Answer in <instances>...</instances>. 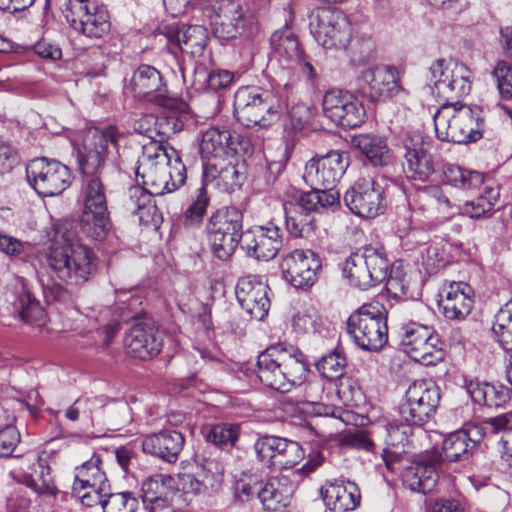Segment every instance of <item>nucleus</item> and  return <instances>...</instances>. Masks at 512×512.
Wrapping results in <instances>:
<instances>
[{
    "label": "nucleus",
    "mask_w": 512,
    "mask_h": 512,
    "mask_svg": "<svg viewBox=\"0 0 512 512\" xmlns=\"http://www.w3.org/2000/svg\"><path fill=\"white\" fill-rule=\"evenodd\" d=\"M69 222L54 223L47 232L50 246L47 263L56 276L72 285L88 281L96 269L94 253L85 245L73 243L74 232Z\"/></svg>",
    "instance_id": "nucleus-1"
},
{
    "label": "nucleus",
    "mask_w": 512,
    "mask_h": 512,
    "mask_svg": "<svg viewBox=\"0 0 512 512\" xmlns=\"http://www.w3.org/2000/svg\"><path fill=\"white\" fill-rule=\"evenodd\" d=\"M309 363L292 345L277 343L267 347L257 360V377L262 384H302L308 381Z\"/></svg>",
    "instance_id": "nucleus-2"
},
{
    "label": "nucleus",
    "mask_w": 512,
    "mask_h": 512,
    "mask_svg": "<svg viewBox=\"0 0 512 512\" xmlns=\"http://www.w3.org/2000/svg\"><path fill=\"white\" fill-rule=\"evenodd\" d=\"M481 114L478 107L459 102L442 104L433 117L437 138L457 144L478 140L483 124Z\"/></svg>",
    "instance_id": "nucleus-3"
},
{
    "label": "nucleus",
    "mask_w": 512,
    "mask_h": 512,
    "mask_svg": "<svg viewBox=\"0 0 512 512\" xmlns=\"http://www.w3.org/2000/svg\"><path fill=\"white\" fill-rule=\"evenodd\" d=\"M282 104L270 90L256 86L240 87L234 96V115L247 128H267L282 112Z\"/></svg>",
    "instance_id": "nucleus-4"
},
{
    "label": "nucleus",
    "mask_w": 512,
    "mask_h": 512,
    "mask_svg": "<svg viewBox=\"0 0 512 512\" xmlns=\"http://www.w3.org/2000/svg\"><path fill=\"white\" fill-rule=\"evenodd\" d=\"M80 197L83 210L80 218V233L95 241L106 238L111 221L107 207L106 193L99 176L83 177Z\"/></svg>",
    "instance_id": "nucleus-5"
},
{
    "label": "nucleus",
    "mask_w": 512,
    "mask_h": 512,
    "mask_svg": "<svg viewBox=\"0 0 512 512\" xmlns=\"http://www.w3.org/2000/svg\"><path fill=\"white\" fill-rule=\"evenodd\" d=\"M386 310L379 302L363 304L347 320V333L365 351H378L387 342Z\"/></svg>",
    "instance_id": "nucleus-6"
},
{
    "label": "nucleus",
    "mask_w": 512,
    "mask_h": 512,
    "mask_svg": "<svg viewBox=\"0 0 512 512\" xmlns=\"http://www.w3.org/2000/svg\"><path fill=\"white\" fill-rule=\"evenodd\" d=\"M389 261L383 247L364 246L351 253L343 267L350 285L366 290L382 283L388 276Z\"/></svg>",
    "instance_id": "nucleus-7"
},
{
    "label": "nucleus",
    "mask_w": 512,
    "mask_h": 512,
    "mask_svg": "<svg viewBox=\"0 0 512 512\" xmlns=\"http://www.w3.org/2000/svg\"><path fill=\"white\" fill-rule=\"evenodd\" d=\"M243 214L234 206L217 209L210 216L206 231L212 253L220 260H228L244 238Z\"/></svg>",
    "instance_id": "nucleus-8"
},
{
    "label": "nucleus",
    "mask_w": 512,
    "mask_h": 512,
    "mask_svg": "<svg viewBox=\"0 0 512 512\" xmlns=\"http://www.w3.org/2000/svg\"><path fill=\"white\" fill-rule=\"evenodd\" d=\"M427 79L432 94L450 103V100L469 94L472 72L455 60L437 59L430 65Z\"/></svg>",
    "instance_id": "nucleus-9"
},
{
    "label": "nucleus",
    "mask_w": 512,
    "mask_h": 512,
    "mask_svg": "<svg viewBox=\"0 0 512 512\" xmlns=\"http://www.w3.org/2000/svg\"><path fill=\"white\" fill-rule=\"evenodd\" d=\"M427 79L432 94L450 103V100L469 94L472 72L455 60L437 59L430 65Z\"/></svg>",
    "instance_id": "nucleus-10"
},
{
    "label": "nucleus",
    "mask_w": 512,
    "mask_h": 512,
    "mask_svg": "<svg viewBox=\"0 0 512 512\" xmlns=\"http://www.w3.org/2000/svg\"><path fill=\"white\" fill-rule=\"evenodd\" d=\"M400 345L411 359L425 366L437 365L445 358L440 336L432 327L416 322L401 327Z\"/></svg>",
    "instance_id": "nucleus-11"
},
{
    "label": "nucleus",
    "mask_w": 512,
    "mask_h": 512,
    "mask_svg": "<svg viewBox=\"0 0 512 512\" xmlns=\"http://www.w3.org/2000/svg\"><path fill=\"white\" fill-rule=\"evenodd\" d=\"M310 32L322 47L346 49L351 41L352 27L347 16L339 9L317 8L310 14Z\"/></svg>",
    "instance_id": "nucleus-12"
},
{
    "label": "nucleus",
    "mask_w": 512,
    "mask_h": 512,
    "mask_svg": "<svg viewBox=\"0 0 512 512\" xmlns=\"http://www.w3.org/2000/svg\"><path fill=\"white\" fill-rule=\"evenodd\" d=\"M26 174L29 184L42 197L61 194L72 181L70 169L66 165L45 157L31 160Z\"/></svg>",
    "instance_id": "nucleus-13"
},
{
    "label": "nucleus",
    "mask_w": 512,
    "mask_h": 512,
    "mask_svg": "<svg viewBox=\"0 0 512 512\" xmlns=\"http://www.w3.org/2000/svg\"><path fill=\"white\" fill-rule=\"evenodd\" d=\"M123 138V133L114 125L97 130L92 142L85 145L83 151L78 152V162L83 177L98 176L97 173L106 157L113 151L118 154L119 143Z\"/></svg>",
    "instance_id": "nucleus-14"
},
{
    "label": "nucleus",
    "mask_w": 512,
    "mask_h": 512,
    "mask_svg": "<svg viewBox=\"0 0 512 512\" xmlns=\"http://www.w3.org/2000/svg\"><path fill=\"white\" fill-rule=\"evenodd\" d=\"M323 115L344 128L360 126L366 118L363 104L353 94L340 89L328 90L322 100Z\"/></svg>",
    "instance_id": "nucleus-15"
},
{
    "label": "nucleus",
    "mask_w": 512,
    "mask_h": 512,
    "mask_svg": "<svg viewBox=\"0 0 512 512\" xmlns=\"http://www.w3.org/2000/svg\"><path fill=\"white\" fill-rule=\"evenodd\" d=\"M356 89L371 102L392 98L401 90L399 72L388 65L365 69L356 78Z\"/></svg>",
    "instance_id": "nucleus-16"
},
{
    "label": "nucleus",
    "mask_w": 512,
    "mask_h": 512,
    "mask_svg": "<svg viewBox=\"0 0 512 512\" xmlns=\"http://www.w3.org/2000/svg\"><path fill=\"white\" fill-rule=\"evenodd\" d=\"M125 90L138 100L161 107H170L172 104L161 72L151 65L138 66L133 71Z\"/></svg>",
    "instance_id": "nucleus-17"
},
{
    "label": "nucleus",
    "mask_w": 512,
    "mask_h": 512,
    "mask_svg": "<svg viewBox=\"0 0 512 512\" xmlns=\"http://www.w3.org/2000/svg\"><path fill=\"white\" fill-rule=\"evenodd\" d=\"M343 199L350 212L360 218L373 219L385 210L383 190L372 178L354 182Z\"/></svg>",
    "instance_id": "nucleus-18"
},
{
    "label": "nucleus",
    "mask_w": 512,
    "mask_h": 512,
    "mask_svg": "<svg viewBox=\"0 0 512 512\" xmlns=\"http://www.w3.org/2000/svg\"><path fill=\"white\" fill-rule=\"evenodd\" d=\"M270 43L274 56L284 68L297 70L309 80L317 78L314 66L302 51L297 37L290 29L275 31L271 35Z\"/></svg>",
    "instance_id": "nucleus-19"
},
{
    "label": "nucleus",
    "mask_w": 512,
    "mask_h": 512,
    "mask_svg": "<svg viewBox=\"0 0 512 512\" xmlns=\"http://www.w3.org/2000/svg\"><path fill=\"white\" fill-rule=\"evenodd\" d=\"M144 167L143 184L154 195L174 192L186 181V167L180 158L166 162L165 157L160 156V162L145 163Z\"/></svg>",
    "instance_id": "nucleus-20"
},
{
    "label": "nucleus",
    "mask_w": 512,
    "mask_h": 512,
    "mask_svg": "<svg viewBox=\"0 0 512 512\" xmlns=\"http://www.w3.org/2000/svg\"><path fill=\"white\" fill-rule=\"evenodd\" d=\"M280 268L283 278L290 285L307 289L316 282L321 261L312 250L295 249L283 257Z\"/></svg>",
    "instance_id": "nucleus-21"
},
{
    "label": "nucleus",
    "mask_w": 512,
    "mask_h": 512,
    "mask_svg": "<svg viewBox=\"0 0 512 512\" xmlns=\"http://www.w3.org/2000/svg\"><path fill=\"white\" fill-rule=\"evenodd\" d=\"M440 401L439 386H408L405 402L399 407L401 419L421 426L434 413Z\"/></svg>",
    "instance_id": "nucleus-22"
},
{
    "label": "nucleus",
    "mask_w": 512,
    "mask_h": 512,
    "mask_svg": "<svg viewBox=\"0 0 512 512\" xmlns=\"http://www.w3.org/2000/svg\"><path fill=\"white\" fill-rule=\"evenodd\" d=\"M281 228L273 222L257 225L244 233L243 248L249 256L258 260L274 259L283 247Z\"/></svg>",
    "instance_id": "nucleus-23"
},
{
    "label": "nucleus",
    "mask_w": 512,
    "mask_h": 512,
    "mask_svg": "<svg viewBox=\"0 0 512 512\" xmlns=\"http://www.w3.org/2000/svg\"><path fill=\"white\" fill-rule=\"evenodd\" d=\"M348 163L343 156L332 151L310 159L305 165L303 179L311 188H334L344 174Z\"/></svg>",
    "instance_id": "nucleus-24"
},
{
    "label": "nucleus",
    "mask_w": 512,
    "mask_h": 512,
    "mask_svg": "<svg viewBox=\"0 0 512 512\" xmlns=\"http://www.w3.org/2000/svg\"><path fill=\"white\" fill-rule=\"evenodd\" d=\"M248 22L243 6L235 0H220L211 20L212 33L222 42H229L242 35Z\"/></svg>",
    "instance_id": "nucleus-25"
},
{
    "label": "nucleus",
    "mask_w": 512,
    "mask_h": 512,
    "mask_svg": "<svg viewBox=\"0 0 512 512\" xmlns=\"http://www.w3.org/2000/svg\"><path fill=\"white\" fill-rule=\"evenodd\" d=\"M268 285L257 276H245L238 280L235 294L243 309L254 319L263 320L270 308Z\"/></svg>",
    "instance_id": "nucleus-26"
},
{
    "label": "nucleus",
    "mask_w": 512,
    "mask_h": 512,
    "mask_svg": "<svg viewBox=\"0 0 512 512\" xmlns=\"http://www.w3.org/2000/svg\"><path fill=\"white\" fill-rule=\"evenodd\" d=\"M124 347L127 355L148 360L159 354L162 339L150 322L138 321L125 334Z\"/></svg>",
    "instance_id": "nucleus-27"
},
{
    "label": "nucleus",
    "mask_w": 512,
    "mask_h": 512,
    "mask_svg": "<svg viewBox=\"0 0 512 512\" xmlns=\"http://www.w3.org/2000/svg\"><path fill=\"white\" fill-rule=\"evenodd\" d=\"M244 145H247V141H242L238 134L211 127L202 134L200 153L208 162H214L222 160L224 156L233 157L239 150H245Z\"/></svg>",
    "instance_id": "nucleus-28"
},
{
    "label": "nucleus",
    "mask_w": 512,
    "mask_h": 512,
    "mask_svg": "<svg viewBox=\"0 0 512 512\" xmlns=\"http://www.w3.org/2000/svg\"><path fill=\"white\" fill-rule=\"evenodd\" d=\"M320 494L326 508L332 512L353 511L361 502L360 490L351 481H326L320 489Z\"/></svg>",
    "instance_id": "nucleus-29"
},
{
    "label": "nucleus",
    "mask_w": 512,
    "mask_h": 512,
    "mask_svg": "<svg viewBox=\"0 0 512 512\" xmlns=\"http://www.w3.org/2000/svg\"><path fill=\"white\" fill-rule=\"evenodd\" d=\"M474 292L465 282H452L444 287L440 294L439 306L443 315L450 320H463L474 305Z\"/></svg>",
    "instance_id": "nucleus-30"
},
{
    "label": "nucleus",
    "mask_w": 512,
    "mask_h": 512,
    "mask_svg": "<svg viewBox=\"0 0 512 512\" xmlns=\"http://www.w3.org/2000/svg\"><path fill=\"white\" fill-rule=\"evenodd\" d=\"M167 41L191 57L201 56L209 40L208 31L201 25L165 26Z\"/></svg>",
    "instance_id": "nucleus-31"
},
{
    "label": "nucleus",
    "mask_w": 512,
    "mask_h": 512,
    "mask_svg": "<svg viewBox=\"0 0 512 512\" xmlns=\"http://www.w3.org/2000/svg\"><path fill=\"white\" fill-rule=\"evenodd\" d=\"M67 22L75 32L90 39H100L111 29L108 10L100 2L71 17Z\"/></svg>",
    "instance_id": "nucleus-32"
},
{
    "label": "nucleus",
    "mask_w": 512,
    "mask_h": 512,
    "mask_svg": "<svg viewBox=\"0 0 512 512\" xmlns=\"http://www.w3.org/2000/svg\"><path fill=\"white\" fill-rule=\"evenodd\" d=\"M184 437L174 430H163L146 436L142 450L167 462H175L184 446Z\"/></svg>",
    "instance_id": "nucleus-33"
},
{
    "label": "nucleus",
    "mask_w": 512,
    "mask_h": 512,
    "mask_svg": "<svg viewBox=\"0 0 512 512\" xmlns=\"http://www.w3.org/2000/svg\"><path fill=\"white\" fill-rule=\"evenodd\" d=\"M173 478L165 474H156L142 484V499L147 512H173L175 509L167 499L172 488Z\"/></svg>",
    "instance_id": "nucleus-34"
},
{
    "label": "nucleus",
    "mask_w": 512,
    "mask_h": 512,
    "mask_svg": "<svg viewBox=\"0 0 512 512\" xmlns=\"http://www.w3.org/2000/svg\"><path fill=\"white\" fill-rule=\"evenodd\" d=\"M483 437L480 426L450 433L442 443L443 459L454 462L467 459L470 452Z\"/></svg>",
    "instance_id": "nucleus-35"
},
{
    "label": "nucleus",
    "mask_w": 512,
    "mask_h": 512,
    "mask_svg": "<svg viewBox=\"0 0 512 512\" xmlns=\"http://www.w3.org/2000/svg\"><path fill=\"white\" fill-rule=\"evenodd\" d=\"M244 174L237 164L219 160L207 162L204 169V184H212L224 192H233L239 189L244 180Z\"/></svg>",
    "instance_id": "nucleus-36"
},
{
    "label": "nucleus",
    "mask_w": 512,
    "mask_h": 512,
    "mask_svg": "<svg viewBox=\"0 0 512 512\" xmlns=\"http://www.w3.org/2000/svg\"><path fill=\"white\" fill-rule=\"evenodd\" d=\"M438 459L419 461L408 467L403 474L404 484L412 491L427 494L436 486Z\"/></svg>",
    "instance_id": "nucleus-37"
},
{
    "label": "nucleus",
    "mask_w": 512,
    "mask_h": 512,
    "mask_svg": "<svg viewBox=\"0 0 512 512\" xmlns=\"http://www.w3.org/2000/svg\"><path fill=\"white\" fill-rule=\"evenodd\" d=\"M352 145L357 148L374 166H385L390 161V151L385 141L370 134H360L352 137Z\"/></svg>",
    "instance_id": "nucleus-38"
},
{
    "label": "nucleus",
    "mask_w": 512,
    "mask_h": 512,
    "mask_svg": "<svg viewBox=\"0 0 512 512\" xmlns=\"http://www.w3.org/2000/svg\"><path fill=\"white\" fill-rule=\"evenodd\" d=\"M441 181L445 185L464 190H473L479 188L484 177L477 171L467 170L459 165L445 163L441 168Z\"/></svg>",
    "instance_id": "nucleus-39"
},
{
    "label": "nucleus",
    "mask_w": 512,
    "mask_h": 512,
    "mask_svg": "<svg viewBox=\"0 0 512 512\" xmlns=\"http://www.w3.org/2000/svg\"><path fill=\"white\" fill-rule=\"evenodd\" d=\"M79 484L100 485L101 487L110 485L102 466V459L99 455L93 454L89 460L75 468L73 485L78 486Z\"/></svg>",
    "instance_id": "nucleus-40"
},
{
    "label": "nucleus",
    "mask_w": 512,
    "mask_h": 512,
    "mask_svg": "<svg viewBox=\"0 0 512 512\" xmlns=\"http://www.w3.org/2000/svg\"><path fill=\"white\" fill-rule=\"evenodd\" d=\"M283 211L286 230L293 237H303L305 233L314 230V217L294 206L293 202L283 203Z\"/></svg>",
    "instance_id": "nucleus-41"
},
{
    "label": "nucleus",
    "mask_w": 512,
    "mask_h": 512,
    "mask_svg": "<svg viewBox=\"0 0 512 512\" xmlns=\"http://www.w3.org/2000/svg\"><path fill=\"white\" fill-rule=\"evenodd\" d=\"M406 176L415 181L426 182L435 172L433 156L430 152L403 157Z\"/></svg>",
    "instance_id": "nucleus-42"
},
{
    "label": "nucleus",
    "mask_w": 512,
    "mask_h": 512,
    "mask_svg": "<svg viewBox=\"0 0 512 512\" xmlns=\"http://www.w3.org/2000/svg\"><path fill=\"white\" fill-rule=\"evenodd\" d=\"M13 305L19 317L26 323L41 325L45 320L46 313L40 302L26 290L18 294Z\"/></svg>",
    "instance_id": "nucleus-43"
},
{
    "label": "nucleus",
    "mask_w": 512,
    "mask_h": 512,
    "mask_svg": "<svg viewBox=\"0 0 512 512\" xmlns=\"http://www.w3.org/2000/svg\"><path fill=\"white\" fill-rule=\"evenodd\" d=\"M286 440L277 436H264L257 439L254 449L259 461L268 468L276 469Z\"/></svg>",
    "instance_id": "nucleus-44"
},
{
    "label": "nucleus",
    "mask_w": 512,
    "mask_h": 512,
    "mask_svg": "<svg viewBox=\"0 0 512 512\" xmlns=\"http://www.w3.org/2000/svg\"><path fill=\"white\" fill-rule=\"evenodd\" d=\"M492 332L505 350H512V300L496 314Z\"/></svg>",
    "instance_id": "nucleus-45"
},
{
    "label": "nucleus",
    "mask_w": 512,
    "mask_h": 512,
    "mask_svg": "<svg viewBox=\"0 0 512 512\" xmlns=\"http://www.w3.org/2000/svg\"><path fill=\"white\" fill-rule=\"evenodd\" d=\"M210 204V196L207 193L205 184L196 189L195 194L191 198V203L184 213V226H198L207 212Z\"/></svg>",
    "instance_id": "nucleus-46"
},
{
    "label": "nucleus",
    "mask_w": 512,
    "mask_h": 512,
    "mask_svg": "<svg viewBox=\"0 0 512 512\" xmlns=\"http://www.w3.org/2000/svg\"><path fill=\"white\" fill-rule=\"evenodd\" d=\"M400 145L403 149V157L429 152V137L417 128H406L401 137Z\"/></svg>",
    "instance_id": "nucleus-47"
},
{
    "label": "nucleus",
    "mask_w": 512,
    "mask_h": 512,
    "mask_svg": "<svg viewBox=\"0 0 512 512\" xmlns=\"http://www.w3.org/2000/svg\"><path fill=\"white\" fill-rule=\"evenodd\" d=\"M28 486L38 495L54 497L57 489L50 476V468L43 462L38 461L34 466V472L27 480Z\"/></svg>",
    "instance_id": "nucleus-48"
},
{
    "label": "nucleus",
    "mask_w": 512,
    "mask_h": 512,
    "mask_svg": "<svg viewBox=\"0 0 512 512\" xmlns=\"http://www.w3.org/2000/svg\"><path fill=\"white\" fill-rule=\"evenodd\" d=\"M12 416L0 406V457L10 455L20 440Z\"/></svg>",
    "instance_id": "nucleus-49"
},
{
    "label": "nucleus",
    "mask_w": 512,
    "mask_h": 512,
    "mask_svg": "<svg viewBox=\"0 0 512 512\" xmlns=\"http://www.w3.org/2000/svg\"><path fill=\"white\" fill-rule=\"evenodd\" d=\"M73 495L80 500L82 505L87 507H94L100 505L103 508V503L111 493L110 485L101 487L100 485H82L79 484L72 486Z\"/></svg>",
    "instance_id": "nucleus-50"
},
{
    "label": "nucleus",
    "mask_w": 512,
    "mask_h": 512,
    "mask_svg": "<svg viewBox=\"0 0 512 512\" xmlns=\"http://www.w3.org/2000/svg\"><path fill=\"white\" fill-rule=\"evenodd\" d=\"M287 489L279 488L278 480H270L264 485L261 483L258 491V498L264 505L265 509L275 511L281 506L286 505L287 495H285Z\"/></svg>",
    "instance_id": "nucleus-51"
},
{
    "label": "nucleus",
    "mask_w": 512,
    "mask_h": 512,
    "mask_svg": "<svg viewBox=\"0 0 512 512\" xmlns=\"http://www.w3.org/2000/svg\"><path fill=\"white\" fill-rule=\"evenodd\" d=\"M239 427L228 423L213 425L209 430L206 439L208 442L224 449L234 446L239 438Z\"/></svg>",
    "instance_id": "nucleus-52"
},
{
    "label": "nucleus",
    "mask_w": 512,
    "mask_h": 512,
    "mask_svg": "<svg viewBox=\"0 0 512 512\" xmlns=\"http://www.w3.org/2000/svg\"><path fill=\"white\" fill-rule=\"evenodd\" d=\"M316 368L328 381H337L345 374L346 359L338 353H331L322 357L316 363Z\"/></svg>",
    "instance_id": "nucleus-53"
},
{
    "label": "nucleus",
    "mask_w": 512,
    "mask_h": 512,
    "mask_svg": "<svg viewBox=\"0 0 512 512\" xmlns=\"http://www.w3.org/2000/svg\"><path fill=\"white\" fill-rule=\"evenodd\" d=\"M497 201V194L492 188H485V195H479L464 203L462 211L471 218H480L489 213Z\"/></svg>",
    "instance_id": "nucleus-54"
},
{
    "label": "nucleus",
    "mask_w": 512,
    "mask_h": 512,
    "mask_svg": "<svg viewBox=\"0 0 512 512\" xmlns=\"http://www.w3.org/2000/svg\"><path fill=\"white\" fill-rule=\"evenodd\" d=\"M323 325L321 316L314 307L299 311L293 317V329L297 333H318Z\"/></svg>",
    "instance_id": "nucleus-55"
},
{
    "label": "nucleus",
    "mask_w": 512,
    "mask_h": 512,
    "mask_svg": "<svg viewBox=\"0 0 512 512\" xmlns=\"http://www.w3.org/2000/svg\"><path fill=\"white\" fill-rule=\"evenodd\" d=\"M158 137L159 139H156V137L150 139V142L143 146V154L148 161L147 163H158L160 162V156L163 157V155L166 162L180 158L178 152L173 147H169L163 142V134Z\"/></svg>",
    "instance_id": "nucleus-56"
},
{
    "label": "nucleus",
    "mask_w": 512,
    "mask_h": 512,
    "mask_svg": "<svg viewBox=\"0 0 512 512\" xmlns=\"http://www.w3.org/2000/svg\"><path fill=\"white\" fill-rule=\"evenodd\" d=\"M138 500L131 492L110 493L103 503V512H135Z\"/></svg>",
    "instance_id": "nucleus-57"
},
{
    "label": "nucleus",
    "mask_w": 512,
    "mask_h": 512,
    "mask_svg": "<svg viewBox=\"0 0 512 512\" xmlns=\"http://www.w3.org/2000/svg\"><path fill=\"white\" fill-rule=\"evenodd\" d=\"M149 189L146 187L132 186L128 190V198L125 200V208L132 214H140L142 218V211L145 210L151 203V196Z\"/></svg>",
    "instance_id": "nucleus-58"
},
{
    "label": "nucleus",
    "mask_w": 512,
    "mask_h": 512,
    "mask_svg": "<svg viewBox=\"0 0 512 512\" xmlns=\"http://www.w3.org/2000/svg\"><path fill=\"white\" fill-rule=\"evenodd\" d=\"M493 77L497 83V89L502 98H512V65L508 62L501 60L495 65Z\"/></svg>",
    "instance_id": "nucleus-59"
},
{
    "label": "nucleus",
    "mask_w": 512,
    "mask_h": 512,
    "mask_svg": "<svg viewBox=\"0 0 512 512\" xmlns=\"http://www.w3.org/2000/svg\"><path fill=\"white\" fill-rule=\"evenodd\" d=\"M304 457L305 453L300 444L287 439L279 456V462L276 470L291 469L299 464Z\"/></svg>",
    "instance_id": "nucleus-60"
},
{
    "label": "nucleus",
    "mask_w": 512,
    "mask_h": 512,
    "mask_svg": "<svg viewBox=\"0 0 512 512\" xmlns=\"http://www.w3.org/2000/svg\"><path fill=\"white\" fill-rule=\"evenodd\" d=\"M398 231L403 232L400 236L403 246L407 250H413L418 246L424 245L429 241L428 232L421 227H413L410 223L407 226L398 224Z\"/></svg>",
    "instance_id": "nucleus-61"
},
{
    "label": "nucleus",
    "mask_w": 512,
    "mask_h": 512,
    "mask_svg": "<svg viewBox=\"0 0 512 512\" xmlns=\"http://www.w3.org/2000/svg\"><path fill=\"white\" fill-rule=\"evenodd\" d=\"M420 197L428 202V205L439 212L451 211L454 204L445 195L439 186H427L420 192Z\"/></svg>",
    "instance_id": "nucleus-62"
},
{
    "label": "nucleus",
    "mask_w": 512,
    "mask_h": 512,
    "mask_svg": "<svg viewBox=\"0 0 512 512\" xmlns=\"http://www.w3.org/2000/svg\"><path fill=\"white\" fill-rule=\"evenodd\" d=\"M223 466L216 459H205L200 465L199 477L208 488L218 486L223 479Z\"/></svg>",
    "instance_id": "nucleus-63"
},
{
    "label": "nucleus",
    "mask_w": 512,
    "mask_h": 512,
    "mask_svg": "<svg viewBox=\"0 0 512 512\" xmlns=\"http://www.w3.org/2000/svg\"><path fill=\"white\" fill-rule=\"evenodd\" d=\"M375 48V41L370 36L360 35L352 42L350 53L354 61L365 63L372 58Z\"/></svg>",
    "instance_id": "nucleus-64"
}]
</instances>
